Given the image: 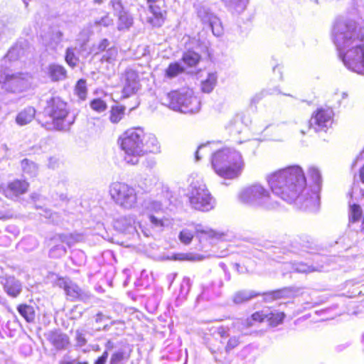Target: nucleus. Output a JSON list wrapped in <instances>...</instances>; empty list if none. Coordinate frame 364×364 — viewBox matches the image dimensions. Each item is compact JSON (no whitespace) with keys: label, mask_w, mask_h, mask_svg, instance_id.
I'll return each mask as SVG.
<instances>
[{"label":"nucleus","mask_w":364,"mask_h":364,"mask_svg":"<svg viewBox=\"0 0 364 364\" xmlns=\"http://www.w3.org/2000/svg\"><path fill=\"white\" fill-rule=\"evenodd\" d=\"M309 174L314 183L312 188H306V181L302 168L291 166L276 171L267 181L273 194L287 203L297 201L305 209H316L319 205L321 176L319 170L311 166Z\"/></svg>","instance_id":"nucleus-1"},{"label":"nucleus","mask_w":364,"mask_h":364,"mask_svg":"<svg viewBox=\"0 0 364 364\" xmlns=\"http://www.w3.org/2000/svg\"><path fill=\"white\" fill-rule=\"evenodd\" d=\"M332 35L345 66L364 75V27L358 28L352 20L338 18L334 23Z\"/></svg>","instance_id":"nucleus-2"},{"label":"nucleus","mask_w":364,"mask_h":364,"mask_svg":"<svg viewBox=\"0 0 364 364\" xmlns=\"http://www.w3.org/2000/svg\"><path fill=\"white\" fill-rule=\"evenodd\" d=\"M210 162L215 173L225 179L237 178L245 166L241 153L231 147L215 151L212 154Z\"/></svg>","instance_id":"nucleus-3"},{"label":"nucleus","mask_w":364,"mask_h":364,"mask_svg":"<svg viewBox=\"0 0 364 364\" xmlns=\"http://www.w3.org/2000/svg\"><path fill=\"white\" fill-rule=\"evenodd\" d=\"M44 114L52 120L42 124L48 130L68 131L75 122V117L69 114L67 103L59 97H51L46 100Z\"/></svg>","instance_id":"nucleus-4"},{"label":"nucleus","mask_w":364,"mask_h":364,"mask_svg":"<svg viewBox=\"0 0 364 364\" xmlns=\"http://www.w3.org/2000/svg\"><path fill=\"white\" fill-rule=\"evenodd\" d=\"M238 200L242 203L255 208L272 210L278 207V201L269 191L259 183H254L240 190Z\"/></svg>","instance_id":"nucleus-5"},{"label":"nucleus","mask_w":364,"mask_h":364,"mask_svg":"<svg viewBox=\"0 0 364 364\" xmlns=\"http://www.w3.org/2000/svg\"><path fill=\"white\" fill-rule=\"evenodd\" d=\"M145 133L140 127H134L125 131L119 137L122 150L124 152V160L127 164L135 165L139 156L144 155V138Z\"/></svg>","instance_id":"nucleus-6"},{"label":"nucleus","mask_w":364,"mask_h":364,"mask_svg":"<svg viewBox=\"0 0 364 364\" xmlns=\"http://www.w3.org/2000/svg\"><path fill=\"white\" fill-rule=\"evenodd\" d=\"M164 104L182 113H196L200 110V102L191 90L172 91L164 99Z\"/></svg>","instance_id":"nucleus-7"},{"label":"nucleus","mask_w":364,"mask_h":364,"mask_svg":"<svg viewBox=\"0 0 364 364\" xmlns=\"http://www.w3.org/2000/svg\"><path fill=\"white\" fill-rule=\"evenodd\" d=\"M109 195L114 202L124 210H132L137 205V192L132 186L122 182H114L109 186Z\"/></svg>","instance_id":"nucleus-8"},{"label":"nucleus","mask_w":364,"mask_h":364,"mask_svg":"<svg viewBox=\"0 0 364 364\" xmlns=\"http://www.w3.org/2000/svg\"><path fill=\"white\" fill-rule=\"evenodd\" d=\"M188 196L190 204L195 210L207 212L212 210L215 205V199L202 181L192 182Z\"/></svg>","instance_id":"nucleus-9"},{"label":"nucleus","mask_w":364,"mask_h":364,"mask_svg":"<svg viewBox=\"0 0 364 364\" xmlns=\"http://www.w3.org/2000/svg\"><path fill=\"white\" fill-rule=\"evenodd\" d=\"M232 328L237 329V327H234L232 323L231 326L221 325L215 328V334L219 336L220 343L223 346L221 348L218 347V348L210 347L213 355L218 353L222 354L223 351L226 354H228L240 344V336H230Z\"/></svg>","instance_id":"nucleus-10"},{"label":"nucleus","mask_w":364,"mask_h":364,"mask_svg":"<svg viewBox=\"0 0 364 364\" xmlns=\"http://www.w3.org/2000/svg\"><path fill=\"white\" fill-rule=\"evenodd\" d=\"M33 78L28 73H18L4 76L0 73V83L8 92L18 93L31 88Z\"/></svg>","instance_id":"nucleus-11"},{"label":"nucleus","mask_w":364,"mask_h":364,"mask_svg":"<svg viewBox=\"0 0 364 364\" xmlns=\"http://www.w3.org/2000/svg\"><path fill=\"white\" fill-rule=\"evenodd\" d=\"M139 213L147 215L153 226H164V209L160 202L151 198L145 199L141 203Z\"/></svg>","instance_id":"nucleus-12"},{"label":"nucleus","mask_w":364,"mask_h":364,"mask_svg":"<svg viewBox=\"0 0 364 364\" xmlns=\"http://www.w3.org/2000/svg\"><path fill=\"white\" fill-rule=\"evenodd\" d=\"M283 249L284 253L289 252L303 257L306 256V254H312L316 250L311 238L305 235L293 238Z\"/></svg>","instance_id":"nucleus-13"},{"label":"nucleus","mask_w":364,"mask_h":364,"mask_svg":"<svg viewBox=\"0 0 364 364\" xmlns=\"http://www.w3.org/2000/svg\"><path fill=\"white\" fill-rule=\"evenodd\" d=\"M333 116V110L330 108L318 109L309 120L310 127L315 132H326L332 124Z\"/></svg>","instance_id":"nucleus-14"},{"label":"nucleus","mask_w":364,"mask_h":364,"mask_svg":"<svg viewBox=\"0 0 364 364\" xmlns=\"http://www.w3.org/2000/svg\"><path fill=\"white\" fill-rule=\"evenodd\" d=\"M29 187L28 183L26 180L16 179L9 183L3 188V193L8 198L14 199L27 192Z\"/></svg>","instance_id":"nucleus-15"},{"label":"nucleus","mask_w":364,"mask_h":364,"mask_svg":"<svg viewBox=\"0 0 364 364\" xmlns=\"http://www.w3.org/2000/svg\"><path fill=\"white\" fill-rule=\"evenodd\" d=\"M140 87L138 73L133 70H128L125 73L124 85L122 90L124 97H129L135 94Z\"/></svg>","instance_id":"nucleus-16"},{"label":"nucleus","mask_w":364,"mask_h":364,"mask_svg":"<svg viewBox=\"0 0 364 364\" xmlns=\"http://www.w3.org/2000/svg\"><path fill=\"white\" fill-rule=\"evenodd\" d=\"M58 285L63 288L66 294L73 300H85L90 296L87 293L83 291L76 284L70 280L60 279Z\"/></svg>","instance_id":"nucleus-17"},{"label":"nucleus","mask_w":364,"mask_h":364,"mask_svg":"<svg viewBox=\"0 0 364 364\" xmlns=\"http://www.w3.org/2000/svg\"><path fill=\"white\" fill-rule=\"evenodd\" d=\"M0 284L5 292L11 297H17L22 291L21 282L14 276L4 275L0 277Z\"/></svg>","instance_id":"nucleus-18"},{"label":"nucleus","mask_w":364,"mask_h":364,"mask_svg":"<svg viewBox=\"0 0 364 364\" xmlns=\"http://www.w3.org/2000/svg\"><path fill=\"white\" fill-rule=\"evenodd\" d=\"M196 233L205 234L210 237H213L215 236V232L213 230L208 228H203L201 225H197L194 230L188 228L183 229L178 235V239L181 242L187 245L191 242Z\"/></svg>","instance_id":"nucleus-19"},{"label":"nucleus","mask_w":364,"mask_h":364,"mask_svg":"<svg viewBox=\"0 0 364 364\" xmlns=\"http://www.w3.org/2000/svg\"><path fill=\"white\" fill-rule=\"evenodd\" d=\"M149 11L151 16L147 17L146 21L153 26H161L164 21L166 11L156 4H150Z\"/></svg>","instance_id":"nucleus-20"},{"label":"nucleus","mask_w":364,"mask_h":364,"mask_svg":"<svg viewBox=\"0 0 364 364\" xmlns=\"http://www.w3.org/2000/svg\"><path fill=\"white\" fill-rule=\"evenodd\" d=\"M264 319L267 320V314L264 311H257L252 315L251 318L236 319L232 322V326L237 327V330L242 331L245 327L252 326V321L262 322Z\"/></svg>","instance_id":"nucleus-21"},{"label":"nucleus","mask_w":364,"mask_h":364,"mask_svg":"<svg viewBox=\"0 0 364 364\" xmlns=\"http://www.w3.org/2000/svg\"><path fill=\"white\" fill-rule=\"evenodd\" d=\"M226 9L232 15H240L247 9L249 0H221Z\"/></svg>","instance_id":"nucleus-22"},{"label":"nucleus","mask_w":364,"mask_h":364,"mask_svg":"<svg viewBox=\"0 0 364 364\" xmlns=\"http://www.w3.org/2000/svg\"><path fill=\"white\" fill-rule=\"evenodd\" d=\"M46 72L48 77L53 82L62 81L67 77V70L61 65L51 63L46 68Z\"/></svg>","instance_id":"nucleus-23"},{"label":"nucleus","mask_w":364,"mask_h":364,"mask_svg":"<svg viewBox=\"0 0 364 364\" xmlns=\"http://www.w3.org/2000/svg\"><path fill=\"white\" fill-rule=\"evenodd\" d=\"M134 223V220L132 218L123 217L115 222L114 227L124 234L134 235L136 232Z\"/></svg>","instance_id":"nucleus-24"},{"label":"nucleus","mask_w":364,"mask_h":364,"mask_svg":"<svg viewBox=\"0 0 364 364\" xmlns=\"http://www.w3.org/2000/svg\"><path fill=\"white\" fill-rule=\"evenodd\" d=\"M144 154L147 152L157 154L160 152V144L155 135L152 134H145L143 141Z\"/></svg>","instance_id":"nucleus-25"},{"label":"nucleus","mask_w":364,"mask_h":364,"mask_svg":"<svg viewBox=\"0 0 364 364\" xmlns=\"http://www.w3.org/2000/svg\"><path fill=\"white\" fill-rule=\"evenodd\" d=\"M292 291L290 288L288 287L275 291H267L262 294L264 300L266 302H271L281 298H288L290 297Z\"/></svg>","instance_id":"nucleus-26"},{"label":"nucleus","mask_w":364,"mask_h":364,"mask_svg":"<svg viewBox=\"0 0 364 364\" xmlns=\"http://www.w3.org/2000/svg\"><path fill=\"white\" fill-rule=\"evenodd\" d=\"M48 339L58 350L65 349L69 344L68 336L58 332L50 333Z\"/></svg>","instance_id":"nucleus-27"},{"label":"nucleus","mask_w":364,"mask_h":364,"mask_svg":"<svg viewBox=\"0 0 364 364\" xmlns=\"http://www.w3.org/2000/svg\"><path fill=\"white\" fill-rule=\"evenodd\" d=\"M291 267L295 272L308 274L313 272L321 271L323 266L320 264H308L304 262H294L291 264Z\"/></svg>","instance_id":"nucleus-28"},{"label":"nucleus","mask_w":364,"mask_h":364,"mask_svg":"<svg viewBox=\"0 0 364 364\" xmlns=\"http://www.w3.org/2000/svg\"><path fill=\"white\" fill-rule=\"evenodd\" d=\"M35 114L36 109L32 107H28L18 114L16 121L18 124L23 126L31 122Z\"/></svg>","instance_id":"nucleus-29"},{"label":"nucleus","mask_w":364,"mask_h":364,"mask_svg":"<svg viewBox=\"0 0 364 364\" xmlns=\"http://www.w3.org/2000/svg\"><path fill=\"white\" fill-rule=\"evenodd\" d=\"M82 239V235L79 234H60L55 236L52 240L56 242L65 243L68 247L73 246Z\"/></svg>","instance_id":"nucleus-30"},{"label":"nucleus","mask_w":364,"mask_h":364,"mask_svg":"<svg viewBox=\"0 0 364 364\" xmlns=\"http://www.w3.org/2000/svg\"><path fill=\"white\" fill-rule=\"evenodd\" d=\"M196 9L198 17L200 18L203 23H208L216 17L210 11V9L205 5L198 4L196 6Z\"/></svg>","instance_id":"nucleus-31"},{"label":"nucleus","mask_w":364,"mask_h":364,"mask_svg":"<svg viewBox=\"0 0 364 364\" xmlns=\"http://www.w3.org/2000/svg\"><path fill=\"white\" fill-rule=\"evenodd\" d=\"M258 295H260V293H257L255 291L242 290L234 294L232 301L235 304H240L250 301Z\"/></svg>","instance_id":"nucleus-32"},{"label":"nucleus","mask_w":364,"mask_h":364,"mask_svg":"<svg viewBox=\"0 0 364 364\" xmlns=\"http://www.w3.org/2000/svg\"><path fill=\"white\" fill-rule=\"evenodd\" d=\"M218 81L216 73H209L205 80L201 82V90L205 93L211 92L215 87Z\"/></svg>","instance_id":"nucleus-33"},{"label":"nucleus","mask_w":364,"mask_h":364,"mask_svg":"<svg viewBox=\"0 0 364 364\" xmlns=\"http://www.w3.org/2000/svg\"><path fill=\"white\" fill-rule=\"evenodd\" d=\"M18 313L28 323L34 321L36 318V312L33 306L27 304H21L17 308Z\"/></svg>","instance_id":"nucleus-34"},{"label":"nucleus","mask_w":364,"mask_h":364,"mask_svg":"<svg viewBox=\"0 0 364 364\" xmlns=\"http://www.w3.org/2000/svg\"><path fill=\"white\" fill-rule=\"evenodd\" d=\"M21 168L24 175H28L29 177H35L38 174V167L33 161L24 159L21 161Z\"/></svg>","instance_id":"nucleus-35"},{"label":"nucleus","mask_w":364,"mask_h":364,"mask_svg":"<svg viewBox=\"0 0 364 364\" xmlns=\"http://www.w3.org/2000/svg\"><path fill=\"white\" fill-rule=\"evenodd\" d=\"M200 60V55L193 51V50H188L183 53L182 60L183 62L187 65L188 67L196 66Z\"/></svg>","instance_id":"nucleus-36"},{"label":"nucleus","mask_w":364,"mask_h":364,"mask_svg":"<svg viewBox=\"0 0 364 364\" xmlns=\"http://www.w3.org/2000/svg\"><path fill=\"white\" fill-rule=\"evenodd\" d=\"M76 50L77 48L74 47H68L65 50V60L71 68H75L79 62V58L76 55Z\"/></svg>","instance_id":"nucleus-37"},{"label":"nucleus","mask_w":364,"mask_h":364,"mask_svg":"<svg viewBox=\"0 0 364 364\" xmlns=\"http://www.w3.org/2000/svg\"><path fill=\"white\" fill-rule=\"evenodd\" d=\"M118 26L119 31L129 28L133 23V18L128 13L124 12L118 15Z\"/></svg>","instance_id":"nucleus-38"},{"label":"nucleus","mask_w":364,"mask_h":364,"mask_svg":"<svg viewBox=\"0 0 364 364\" xmlns=\"http://www.w3.org/2000/svg\"><path fill=\"white\" fill-rule=\"evenodd\" d=\"M125 107L122 106L112 107L110 111L109 120L112 123H118L124 115Z\"/></svg>","instance_id":"nucleus-39"},{"label":"nucleus","mask_w":364,"mask_h":364,"mask_svg":"<svg viewBox=\"0 0 364 364\" xmlns=\"http://www.w3.org/2000/svg\"><path fill=\"white\" fill-rule=\"evenodd\" d=\"M184 71V68L179 63L169 64L166 70V76L173 78Z\"/></svg>","instance_id":"nucleus-40"},{"label":"nucleus","mask_w":364,"mask_h":364,"mask_svg":"<svg viewBox=\"0 0 364 364\" xmlns=\"http://www.w3.org/2000/svg\"><path fill=\"white\" fill-rule=\"evenodd\" d=\"M55 242V241H53ZM50 248L49 251V256L52 258H60L64 256L66 253V248L63 243H57Z\"/></svg>","instance_id":"nucleus-41"},{"label":"nucleus","mask_w":364,"mask_h":364,"mask_svg":"<svg viewBox=\"0 0 364 364\" xmlns=\"http://www.w3.org/2000/svg\"><path fill=\"white\" fill-rule=\"evenodd\" d=\"M23 50L20 45H15L9 49L5 58L10 61L16 60L23 54Z\"/></svg>","instance_id":"nucleus-42"},{"label":"nucleus","mask_w":364,"mask_h":364,"mask_svg":"<svg viewBox=\"0 0 364 364\" xmlns=\"http://www.w3.org/2000/svg\"><path fill=\"white\" fill-rule=\"evenodd\" d=\"M118 55L117 48L112 46L107 48L101 58V61L112 63L116 60Z\"/></svg>","instance_id":"nucleus-43"},{"label":"nucleus","mask_w":364,"mask_h":364,"mask_svg":"<svg viewBox=\"0 0 364 364\" xmlns=\"http://www.w3.org/2000/svg\"><path fill=\"white\" fill-rule=\"evenodd\" d=\"M285 317L283 312H271L267 314V321H269L270 325L277 326L280 324Z\"/></svg>","instance_id":"nucleus-44"},{"label":"nucleus","mask_w":364,"mask_h":364,"mask_svg":"<svg viewBox=\"0 0 364 364\" xmlns=\"http://www.w3.org/2000/svg\"><path fill=\"white\" fill-rule=\"evenodd\" d=\"M75 92L81 100H85L87 95L86 81L80 79L75 86Z\"/></svg>","instance_id":"nucleus-45"},{"label":"nucleus","mask_w":364,"mask_h":364,"mask_svg":"<svg viewBox=\"0 0 364 364\" xmlns=\"http://www.w3.org/2000/svg\"><path fill=\"white\" fill-rule=\"evenodd\" d=\"M173 259L176 260L199 261L203 259V257L192 253H181L174 255Z\"/></svg>","instance_id":"nucleus-46"},{"label":"nucleus","mask_w":364,"mask_h":364,"mask_svg":"<svg viewBox=\"0 0 364 364\" xmlns=\"http://www.w3.org/2000/svg\"><path fill=\"white\" fill-rule=\"evenodd\" d=\"M127 359L124 351L120 350L112 355L109 364H122Z\"/></svg>","instance_id":"nucleus-47"},{"label":"nucleus","mask_w":364,"mask_h":364,"mask_svg":"<svg viewBox=\"0 0 364 364\" xmlns=\"http://www.w3.org/2000/svg\"><path fill=\"white\" fill-rule=\"evenodd\" d=\"M208 24L211 28L213 33L215 36H220L223 34V27L220 20L217 17L214 18L213 21H210Z\"/></svg>","instance_id":"nucleus-48"},{"label":"nucleus","mask_w":364,"mask_h":364,"mask_svg":"<svg viewBox=\"0 0 364 364\" xmlns=\"http://www.w3.org/2000/svg\"><path fill=\"white\" fill-rule=\"evenodd\" d=\"M362 215V210L360 205L354 204L350 206V215H349V220L350 222L355 223L356 222Z\"/></svg>","instance_id":"nucleus-49"},{"label":"nucleus","mask_w":364,"mask_h":364,"mask_svg":"<svg viewBox=\"0 0 364 364\" xmlns=\"http://www.w3.org/2000/svg\"><path fill=\"white\" fill-rule=\"evenodd\" d=\"M109 41L107 38L101 40L97 46H94L92 50L95 52L94 55H97L101 52H105L109 46Z\"/></svg>","instance_id":"nucleus-50"},{"label":"nucleus","mask_w":364,"mask_h":364,"mask_svg":"<svg viewBox=\"0 0 364 364\" xmlns=\"http://www.w3.org/2000/svg\"><path fill=\"white\" fill-rule=\"evenodd\" d=\"M90 107L92 109L102 112L106 109L107 105L102 100L97 98L91 101Z\"/></svg>","instance_id":"nucleus-51"},{"label":"nucleus","mask_w":364,"mask_h":364,"mask_svg":"<svg viewBox=\"0 0 364 364\" xmlns=\"http://www.w3.org/2000/svg\"><path fill=\"white\" fill-rule=\"evenodd\" d=\"M191 279L188 277H184L181 284L180 295L182 296L187 295L191 289Z\"/></svg>","instance_id":"nucleus-52"},{"label":"nucleus","mask_w":364,"mask_h":364,"mask_svg":"<svg viewBox=\"0 0 364 364\" xmlns=\"http://www.w3.org/2000/svg\"><path fill=\"white\" fill-rule=\"evenodd\" d=\"M112 23H113V20L110 18V16L109 15H105L103 17H102L100 19L95 20L94 23L95 26H102L104 27H107L109 25L112 24Z\"/></svg>","instance_id":"nucleus-53"},{"label":"nucleus","mask_w":364,"mask_h":364,"mask_svg":"<svg viewBox=\"0 0 364 364\" xmlns=\"http://www.w3.org/2000/svg\"><path fill=\"white\" fill-rule=\"evenodd\" d=\"M110 4L117 15L126 12L120 0H112Z\"/></svg>","instance_id":"nucleus-54"},{"label":"nucleus","mask_w":364,"mask_h":364,"mask_svg":"<svg viewBox=\"0 0 364 364\" xmlns=\"http://www.w3.org/2000/svg\"><path fill=\"white\" fill-rule=\"evenodd\" d=\"M209 144H210L209 143L205 144H201L198 147V149L195 154V159H196V161H198L200 160L201 156L200 155V154L201 152H203V151H205V154H208L210 151V149H209Z\"/></svg>","instance_id":"nucleus-55"},{"label":"nucleus","mask_w":364,"mask_h":364,"mask_svg":"<svg viewBox=\"0 0 364 364\" xmlns=\"http://www.w3.org/2000/svg\"><path fill=\"white\" fill-rule=\"evenodd\" d=\"M75 339L77 342V345L82 347L85 346L87 343V340L85 339V334L82 331L77 330L75 332Z\"/></svg>","instance_id":"nucleus-56"},{"label":"nucleus","mask_w":364,"mask_h":364,"mask_svg":"<svg viewBox=\"0 0 364 364\" xmlns=\"http://www.w3.org/2000/svg\"><path fill=\"white\" fill-rule=\"evenodd\" d=\"M276 92V90L272 91H267V90H262L259 93L256 94L251 100L252 103H257L260 100L262 99V97L266 95H272Z\"/></svg>","instance_id":"nucleus-57"},{"label":"nucleus","mask_w":364,"mask_h":364,"mask_svg":"<svg viewBox=\"0 0 364 364\" xmlns=\"http://www.w3.org/2000/svg\"><path fill=\"white\" fill-rule=\"evenodd\" d=\"M350 233H348V235H343L341 237H340L338 239V241H336V243L337 244H344V247L346 250H348V248H350L351 247V243L350 242Z\"/></svg>","instance_id":"nucleus-58"},{"label":"nucleus","mask_w":364,"mask_h":364,"mask_svg":"<svg viewBox=\"0 0 364 364\" xmlns=\"http://www.w3.org/2000/svg\"><path fill=\"white\" fill-rule=\"evenodd\" d=\"M108 352L107 350H105L101 356H100L95 362L94 364H105L107 358H108Z\"/></svg>","instance_id":"nucleus-59"},{"label":"nucleus","mask_w":364,"mask_h":364,"mask_svg":"<svg viewBox=\"0 0 364 364\" xmlns=\"http://www.w3.org/2000/svg\"><path fill=\"white\" fill-rule=\"evenodd\" d=\"M104 318H105V315L102 313L99 312L97 314V315L95 316V322L101 323L103 321Z\"/></svg>","instance_id":"nucleus-60"},{"label":"nucleus","mask_w":364,"mask_h":364,"mask_svg":"<svg viewBox=\"0 0 364 364\" xmlns=\"http://www.w3.org/2000/svg\"><path fill=\"white\" fill-rule=\"evenodd\" d=\"M57 164V160L55 158H50L49 163L48 164L49 168H55Z\"/></svg>","instance_id":"nucleus-61"},{"label":"nucleus","mask_w":364,"mask_h":364,"mask_svg":"<svg viewBox=\"0 0 364 364\" xmlns=\"http://www.w3.org/2000/svg\"><path fill=\"white\" fill-rule=\"evenodd\" d=\"M105 348L107 352L114 348V343L111 341H108L105 344Z\"/></svg>","instance_id":"nucleus-62"},{"label":"nucleus","mask_w":364,"mask_h":364,"mask_svg":"<svg viewBox=\"0 0 364 364\" xmlns=\"http://www.w3.org/2000/svg\"><path fill=\"white\" fill-rule=\"evenodd\" d=\"M257 145V141L255 140H251L247 142V146L250 147L255 148Z\"/></svg>","instance_id":"nucleus-63"},{"label":"nucleus","mask_w":364,"mask_h":364,"mask_svg":"<svg viewBox=\"0 0 364 364\" xmlns=\"http://www.w3.org/2000/svg\"><path fill=\"white\" fill-rule=\"evenodd\" d=\"M360 178L361 181L364 183V165L360 169Z\"/></svg>","instance_id":"nucleus-64"}]
</instances>
